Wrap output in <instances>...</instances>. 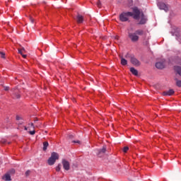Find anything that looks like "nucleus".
I'll list each match as a JSON object with an SVG mask.
<instances>
[{
    "instance_id": "1",
    "label": "nucleus",
    "mask_w": 181,
    "mask_h": 181,
    "mask_svg": "<svg viewBox=\"0 0 181 181\" xmlns=\"http://www.w3.org/2000/svg\"><path fill=\"white\" fill-rule=\"evenodd\" d=\"M133 18L136 19V21H138L139 18H141L139 24L140 25H145L146 23V18H145V16L144 15V13L138 8V7L133 8Z\"/></svg>"
},
{
    "instance_id": "2",
    "label": "nucleus",
    "mask_w": 181,
    "mask_h": 181,
    "mask_svg": "<svg viewBox=\"0 0 181 181\" xmlns=\"http://www.w3.org/2000/svg\"><path fill=\"white\" fill-rule=\"evenodd\" d=\"M128 37L133 43H136L139 40V36H144V30H136L134 33L128 31Z\"/></svg>"
},
{
    "instance_id": "3",
    "label": "nucleus",
    "mask_w": 181,
    "mask_h": 181,
    "mask_svg": "<svg viewBox=\"0 0 181 181\" xmlns=\"http://www.w3.org/2000/svg\"><path fill=\"white\" fill-rule=\"evenodd\" d=\"M129 16L134 18V12H123L119 15V21H121V22H127Z\"/></svg>"
},
{
    "instance_id": "4",
    "label": "nucleus",
    "mask_w": 181,
    "mask_h": 181,
    "mask_svg": "<svg viewBox=\"0 0 181 181\" xmlns=\"http://www.w3.org/2000/svg\"><path fill=\"white\" fill-rule=\"evenodd\" d=\"M59 159V154L56 152H53L51 154V156L49 157V158L47 160V163L48 165H49V166L53 165L54 163H56V160H57Z\"/></svg>"
},
{
    "instance_id": "5",
    "label": "nucleus",
    "mask_w": 181,
    "mask_h": 181,
    "mask_svg": "<svg viewBox=\"0 0 181 181\" xmlns=\"http://www.w3.org/2000/svg\"><path fill=\"white\" fill-rule=\"evenodd\" d=\"M105 152H107V147L103 146V148L96 150L97 156L99 158H103V156L105 155Z\"/></svg>"
},
{
    "instance_id": "6",
    "label": "nucleus",
    "mask_w": 181,
    "mask_h": 181,
    "mask_svg": "<svg viewBox=\"0 0 181 181\" xmlns=\"http://www.w3.org/2000/svg\"><path fill=\"white\" fill-rule=\"evenodd\" d=\"M158 6L159 9L165 11V12H168V11H169L168 6H166V4H165V3L158 2Z\"/></svg>"
},
{
    "instance_id": "7",
    "label": "nucleus",
    "mask_w": 181,
    "mask_h": 181,
    "mask_svg": "<svg viewBox=\"0 0 181 181\" xmlns=\"http://www.w3.org/2000/svg\"><path fill=\"white\" fill-rule=\"evenodd\" d=\"M62 165L65 170H70V163L67 160H62Z\"/></svg>"
},
{
    "instance_id": "8",
    "label": "nucleus",
    "mask_w": 181,
    "mask_h": 181,
    "mask_svg": "<svg viewBox=\"0 0 181 181\" xmlns=\"http://www.w3.org/2000/svg\"><path fill=\"white\" fill-rule=\"evenodd\" d=\"M130 62L132 64H133L134 66H141V62H139V60L136 59V58L134 57H131Z\"/></svg>"
},
{
    "instance_id": "9",
    "label": "nucleus",
    "mask_w": 181,
    "mask_h": 181,
    "mask_svg": "<svg viewBox=\"0 0 181 181\" xmlns=\"http://www.w3.org/2000/svg\"><path fill=\"white\" fill-rule=\"evenodd\" d=\"M76 22L77 23H83L84 22V17L80 14H78L76 16Z\"/></svg>"
},
{
    "instance_id": "10",
    "label": "nucleus",
    "mask_w": 181,
    "mask_h": 181,
    "mask_svg": "<svg viewBox=\"0 0 181 181\" xmlns=\"http://www.w3.org/2000/svg\"><path fill=\"white\" fill-rule=\"evenodd\" d=\"M156 69H165V63L163 62H159L156 64Z\"/></svg>"
},
{
    "instance_id": "11",
    "label": "nucleus",
    "mask_w": 181,
    "mask_h": 181,
    "mask_svg": "<svg viewBox=\"0 0 181 181\" xmlns=\"http://www.w3.org/2000/svg\"><path fill=\"white\" fill-rule=\"evenodd\" d=\"M175 94V90L173 89H170L169 90H165L163 93V95H173Z\"/></svg>"
},
{
    "instance_id": "12",
    "label": "nucleus",
    "mask_w": 181,
    "mask_h": 181,
    "mask_svg": "<svg viewBox=\"0 0 181 181\" xmlns=\"http://www.w3.org/2000/svg\"><path fill=\"white\" fill-rule=\"evenodd\" d=\"M119 57L121 59V65L127 66L128 64V61H127V59H125V58L122 57L121 55H119Z\"/></svg>"
},
{
    "instance_id": "13",
    "label": "nucleus",
    "mask_w": 181,
    "mask_h": 181,
    "mask_svg": "<svg viewBox=\"0 0 181 181\" xmlns=\"http://www.w3.org/2000/svg\"><path fill=\"white\" fill-rule=\"evenodd\" d=\"M174 70H175V72H177V74H179V76H181V66H175L174 67Z\"/></svg>"
},
{
    "instance_id": "14",
    "label": "nucleus",
    "mask_w": 181,
    "mask_h": 181,
    "mask_svg": "<svg viewBox=\"0 0 181 181\" xmlns=\"http://www.w3.org/2000/svg\"><path fill=\"white\" fill-rule=\"evenodd\" d=\"M130 71L132 74H134V76H138V70H136L135 68H130Z\"/></svg>"
},
{
    "instance_id": "15",
    "label": "nucleus",
    "mask_w": 181,
    "mask_h": 181,
    "mask_svg": "<svg viewBox=\"0 0 181 181\" xmlns=\"http://www.w3.org/2000/svg\"><path fill=\"white\" fill-rule=\"evenodd\" d=\"M4 180L6 181H11V175L9 174H6L4 177H3Z\"/></svg>"
},
{
    "instance_id": "16",
    "label": "nucleus",
    "mask_w": 181,
    "mask_h": 181,
    "mask_svg": "<svg viewBox=\"0 0 181 181\" xmlns=\"http://www.w3.org/2000/svg\"><path fill=\"white\" fill-rule=\"evenodd\" d=\"M49 146V142L47 141H44L43 142V151H47V147Z\"/></svg>"
},
{
    "instance_id": "17",
    "label": "nucleus",
    "mask_w": 181,
    "mask_h": 181,
    "mask_svg": "<svg viewBox=\"0 0 181 181\" xmlns=\"http://www.w3.org/2000/svg\"><path fill=\"white\" fill-rule=\"evenodd\" d=\"M14 98H21V95L19 93H18V90H16L14 93Z\"/></svg>"
},
{
    "instance_id": "18",
    "label": "nucleus",
    "mask_w": 181,
    "mask_h": 181,
    "mask_svg": "<svg viewBox=\"0 0 181 181\" xmlns=\"http://www.w3.org/2000/svg\"><path fill=\"white\" fill-rule=\"evenodd\" d=\"M25 52H26V50L23 47L22 49H18V53L20 54H24Z\"/></svg>"
},
{
    "instance_id": "19",
    "label": "nucleus",
    "mask_w": 181,
    "mask_h": 181,
    "mask_svg": "<svg viewBox=\"0 0 181 181\" xmlns=\"http://www.w3.org/2000/svg\"><path fill=\"white\" fill-rule=\"evenodd\" d=\"M175 81H176V86H177V87H181V81L177 78H175Z\"/></svg>"
},
{
    "instance_id": "20",
    "label": "nucleus",
    "mask_w": 181,
    "mask_h": 181,
    "mask_svg": "<svg viewBox=\"0 0 181 181\" xmlns=\"http://www.w3.org/2000/svg\"><path fill=\"white\" fill-rule=\"evenodd\" d=\"M175 36H176V37L178 40H181V32L177 33V34H175Z\"/></svg>"
},
{
    "instance_id": "21",
    "label": "nucleus",
    "mask_w": 181,
    "mask_h": 181,
    "mask_svg": "<svg viewBox=\"0 0 181 181\" xmlns=\"http://www.w3.org/2000/svg\"><path fill=\"white\" fill-rule=\"evenodd\" d=\"M128 151H129V147L125 146L123 148V152H124V153H127V152H128Z\"/></svg>"
},
{
    "instance_id": "22",
    "label": "nucleus",
    "mask_w": 181,
    "mask_h": 181,
    "mask_svg": "<svg viewBox=\"0 0 181 181\" xmlns=\"http://www.w3.org/2000/svg\"><path fill=\"white\" fill-rule=\"evenodd\" d=\"M62 169V164H59L58 166L56 167L57 172H60V170Z\"/></svg>"
},
{
    "instance_id": "23",
    "label": "nucleus",
    "mask_w": 181,
    "mask_h": 181,
    "mask_svg": "<svg viewBox=\"0 0 181 181\" xmlns=\"http://www.w3.org/2000/svg\"><path fill=\"white\" fill-rule=\"evenodd\" d=\"M1 59H5V52H0Z\"/></svg>"
},
{
    "instance_id": "24",
    "label": "nucleus",
    "mask_w": 181,
    "mask_h": 181,
    "mask_svg": "<svg viewBox=\"0 0 181 181\" xmlns=\"http://www.w3.org/2000/svg\"><path fill=\"white\" fill-rule=\"evenodd\" d=\"M74 138V135H73V134H69L68 136V139H73Z\"/></svg>"
},
{
    "instance_id": "25",
    "label": "nucleus",
    "mask_w": 181,
    "mask_h": 181,
    "mask_svg": "<svg viewBox=\"0 0 181 181\" xmlns=\"http://www.w3.org/2000/svg\"><path fill=\"white\" fill-rule=\"evenodd\" d=\"M97 6L101 8V1H98L97 3Z\"/></svg>"
},
{
    "instance_id": "26",
    "label": "nucleus",
    "mask_w": 181,
    "mask_h": 181,
    "mask_svg": "<svg viewBox=\"0 0 181 181\" xmlns=\"http://www.w3.org/2000/svg\"><path fill=\"white\" fill-rule=\"evenodd\" d=\"M35 132H35V130H33V131L29 132V134H30V135H35Z\"/></svg>"
},
{
    "instance_id": "27",
    "label": "nucleus",
    "mask_w": 181,
    "mask_h": 181,
    "mask_svg": "<svg viewBox=\"0 0 181 181\" xmlns=\"http://www.w3.org/2000/svg\"><path fill=\"white\" fill-rule=\"evenodd\" d=\"M29 175H30V170H27L25 172V176H29Z\"/></svg>"
},
{
    "instance_id": "28",
    "label": "nucleus",
    "mask_w": 181,
    "mask_h": 181,
    "mask_svg": "<svg viewBox=\"0 0 181 181\" xmlns=\"http://www.w3.org/2000/svg\"><path fill=\"white\" fill-rule=\"evenodd\" d=\"M9 90V87L8 86H4V90L5 91H8Z\"/></svg>"
},
{
    "instance_id": "29",
    "label": "nucleus",
    "mask_w": 181,
    "mask_h": 181,
    "mask_svg": "<svg viewBox=\"0 0 181 181\" xmlns=\"http://www.w3.org/2000/svg\"><path fill=\"white\" fill-rule=\"evenodd\" d=\"M74 144H80V141L77 140V141H73Z\"/></svg>"
},
{
    "instance_id": "30",
    "label": "nucleus",
    "mask_w": 181,
    "mask_h": 181,
    "mask_svg": "<svg viewBox=\"0 0 181 181\" xmlns=\"http://www.w3.org/2000/svg\"><path fill=\"white\" fill-rule=\"evenodd\" d=\"M30 22H31L32 23H34V22H35V20H34L33 18H30Z\"/></svg>"
},
{
    "instance_id": "31",
    "label": "nucleus",
    "mask_w": 181,
    "mask_h": 181,
    "mask_svg": "<svg viewBox=\"0 0 181 181\" xmlns=\"http://www.w3.org/2000/svg\"><path fill=\"white\" fill-rule=\"evenodd\" d=\"M16 119L17 121H19L20 119H22V118H21L19 116H16Z\"/></svg>"
},
{
    "instance_id": "32",
    "label": "nucleus",
    "mask_w": 181,
    "mask_h": 181,
    "mask_svg": "<svg viewBox=\"0 0 181 181\" xmlns=\"http://www.w3.org/2000/svg\"><path fill=\"white\" fill-rule=\"evenodd\" d=\"M21 56L23 57V59H26V57H27V55H26V54H22Z\"/></svg>"
},
{
    "instance_id": "33",
    "label": "nucleus",
    "mask_w": 181,
    "mask_h": 181,
    "mask_svg": "<svg viewBox=\"0 0 181 181\" xmlns=\"http://www.w3.org/2000/svg\"><path fill=\"white\" fill-rule=\"evenodd\" d=\"M5 142H6V141L5 139H3L1 141V144H5Z\"/></svg>"
},
{
    "instance_id": "34",
    "label": "nucleus",
    "mask_w": 181,
    "mask_h": 181,
    "mask_svg": "<svg viewBox=\"0 0 181 181\" xmlns=\"http://www.w3.org/2000/svg\"><path fill=\"white\" fill-rule=\"evenodd\" d=\"M10 172H11V173H13V174L15 173V169L11 170Z\"/></svg>"
},
{
    "instance_id": "35",
    "label": "nucleus",
    "mask_w": 181,
    "mask_h": 181,
    "mask_svg": "<svg viewBox=\"0 0 181 181\" xmlns=\"http://www.w3.org/2000/svg\"><path fill=\"white\" fill-rule=\"evenodd\" d=\"M115 39H116L117 40H118L119 39V37L118 35H116V36L115 37Z\"/></svg>"
},
{
    "instance_id": "36",
    "label": "nucleus",
    "mask_w": 181,
    "mask_h": 181,
    "mask_svg": "<svg viewBox=\"0 0 181 181\" xmlns=\"http://www.w3.org/2000/svg\"><path fill=\"white\" fill-rule=\"evenodd\" d=\"M24 129H25V131H28V127H25Z\"/></svg>"
},
{
    "instance_id": "37",
    "label": "nucleus",
    "mask_w": 181,
    "mask_h": 181,
    "mask_svg": "<svg viewBox=\"0 0 181 181\" xmlns=\"http://www.w3.org/2000/svg\"><path fill=\"white\" fill-rule=\"evenodd\" d=\"M31 127H33V128H35V126L33 125V123H31Z\"/></svg>"
},
{
    "instance_id": "38",
    "label": "nucleus",
    "mask_w": 181,
    "mask_h": 181,
    "mask_svg": "<svg viewBox=\"0 0 181 181\" xmlns=\"http://www.w3.org/2000/svg\"><path fill=\"white\" fill-rule=\"evenodd\" d=\"M180 66H181V63H180Z\"/></svg>"
}]
</instances>
